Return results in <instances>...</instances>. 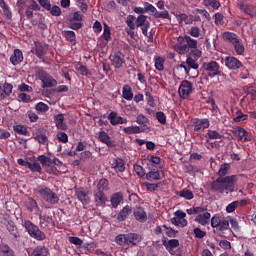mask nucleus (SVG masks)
I'll list each match as a JSON object with an SVG mask.
<instances>
[{
    "instance_id": "30",
    "label": "nucleus",
    "mask_w": 256,
    "mask_h": 256,
    "mask_svg": "<svg viewBox=\"0 0 256 256\" xmlns=\"http://www.w3.org/2000/svg\"><path fill=\"white\" fill-rule=\"evenodd\" d=\"M129 215H131V206L126 205L125 207H123V209L120 210V212L117 216V220L125 221V219H127L129 217Z\"/></svg>"
},
{
    "instance_id": "44",
    "label": "nucleus",
    "mask_w": 256,
    "mask_h": 256,
    "mask_svg": "<svg viewBox=\"0 0 256 256\" xmlns=\"http://www.w3.org/2000/svg\"><path fill=\"white\" fill-rule=\"evenodd\" d=\"M13 130L15 131V133H18V135H29V131L27 130V127H25L24 125L13 126Z\"/></svg>"
},
{
    "instance_id": "47",
    "label": "nucleus",
    "mask_w": 256,
    "mask_h": 256,
    "mask_svg": "<svg viewBox=\"0 0 256 256\" xmlns=\"http://www.w3.org/2000/svg\"><path fill=\"white\" fill-rule=\"evenodd\" d=\"M205 137H208V139H223V135L215 130H208Z\"/></svg>"
},
{
    "instance_id": "2",
    "label": "nucleus",
    "mask_w": 256,
    "mask_h": 256,
    "mask_svg": "<svg viewBox=\"0 0 256 256\" xmlns=\"http://www.w3.org/2000/svg\"><path fill=\"white\" fill-rule=\"evenodd\" d=\"M178 41H183V45H175L174 49L179 53V55H185L188 54V57H192L193 59H196L199 61L201 59V55H203V52L199 49H197V40L191 38V36H184L183 38H179Z\"/></svg>"
},
{
    "instance_id": "58",
    "label": "nucleus",
    "mask_w": 256,
    "mask_h": 256,
    "mask_svg": "<svg viewBox=\"0 0 256 256\" xmlns=\"http://www.w3.org/2000/svg\"><path fill=\"white\" fill-rule=\"evenodd\" d=\"M221 218L219 215H214L211 219H210V223H211V227H213L214 229H217L218 225L221 223Z\"/></svg>"
},
{
    "instance_id": "24",
    "label": "nucleus",
    "mask_w": 256,
    "mask_h": 256,
    "mask_svg": "<svg viewBox=\"0 0 256 256\" xmlns=\"http://www.w3.org/2000/svg\"><path fill=\"white\" fill-rule=\"evenodd\" d=\"M23 62V52L19 49H14L13 54L10 56V63L12 65H19V63Z\"/></svg>"
},
{
    "instance_id": "8",
    "label": "nucleus",
    "mask_w": 256,
    "mask_h": 256,
    "mask_svg": "<svg viewBox=\"0 0 256 256\" xmlns=\"http://www.w3.org/2000/svg\"><path fill=\"white\" fill-rule=\"evenodd\" d=\"M38 77L42 82L43 89H49L51 87H57V80H55L51 75L47 74L44 70H38Z\"/></svg>"
},
{
    "instance_id": "6",
    "label": "nucleus",
    "mask_w": 256,
    "mask_h": 256,
    "mask_svg": "<svg viewBox=\"0 0 256 256\" xmlns=\"http://www.w3.org/2000/svg\"><path fill=\"white\" fill-rule=\"evenodd\" d=\"M24 227L27 231V233L32 237L33 239H36V241H45L47 236L45 235V232L41 231L39 229V226L33 224V222L26 220L24 222Z\"/></svg>"
},
{
    "instance_id": "16",
    "label": "nucleus",
    "mask_w": 256,
    "mask_h": 256,
    "mask_svg": "<svg viewBox=\"0 0 256 256\" xmlns=\"http://www.w3.org/2000/svg\"><path fill=\"white\" fill-rule=\"evenodd\" d=\"M194 221L199 223V225H209L211 223V213L204 209L202 213H198Z\"/></svg>"
},
{
    "instance_id": "42",
    "label": "nucleus",
    "mask_w": 256,
    "mask_h": 256,
    "mask_svg": "<svg viewBox=\"0 0 256 256\" xmlns=\"http://www.w3.org/2000/svg\"><path fill=\"white\" fill-rule=\"evenodd\" d=\"M237 55H243V53H245V46L243 45V43H241V40L238 39L234 44H232Z\"/></svg>"
},
{
    "instance_id": "26",
    "label": "nucleus",
    "mask_w": 256,
    "mask_h": 256,
    "mask_svg": "<svg viewBox=\"0 0 256 256\" xmlns=\"http://www.w3.org/2000/svg\"><path fill=\"white\" fill-rule=\"evenodd\" d=\"M164 177L162 171H150L146 173V179L147 181L153 182V181H161V179Z\"/></svg>"
},
{
    "instance_id": "36",
    "label": "nucleus",
    "mask_w": 256,
    "mask_h": 256,
    "mask_svg": "<svg viewBox=\"0 0 256 256\" xmlns=\"http://www.w3.org/2000/svg\"><path fill=\"white\" fill-rule=\"evenodd\" d=\"M186 65L188 66L189 71H191V69H194V71L199 69V63H197V59L193 58V56H187Z\"/></svg>"
},
{
    "instance_id": "32",
    "label": "nucleus",
    "mask_w": 256,
    "mask_h": 256,
    "mask_svg": "<svg viewBox=\"0 0 256 256\" xmlns=\"http://www.w3.org/2000/svg\"><path fill=\"white\" fill-rule=\"evenodd\" d=\"M122 97L126 101H131L133 99V89L129 85H124L122 88Z\"/></svg>"
},
{
    "instance_id": "60",
    "label": "nucleus",
    "mask_w": 256,
    "mask_h": 256,
    "mask_svg": "<svg viewBox=\"0 0 256 256\" xmlns=\"http://www.w3.org/2000/svg\"><path fill=\"white\" fill-rule=\"evenodd\" d=\"M237 207H239V201H233L226 206V212L233 213Z\"/></svg>"
},
{
    "instance_id": "12",
    "label": "nucleus",
    "mask_w": 256,
    "mask_h": 256,
    "mask_svg": "<svg viewBox=\"0 0 256 256\" xmlns=\"http://www.w3.org/2000/svg\"><path fill=\"white\" fill-rule=\"evenodd\" d=\"M109 59L111 61V65H113L115 69H121L125 63V55H123L121 52H115L114 54L110 55Z\"/></svg>"
},
{
    "instance_id": "45",
    "label": "nucleus",
    "mask_w": 256,
    "mask_h": 256,
    "mask_svg": "<svg viewBox=\"0 0 256 256\" xmlns=\"http://www.w3.org/2000/svg\"><path fill=\"white\" fill-rule=\"evenodd\" d=\"M205 7H212L213 9H218L221 7L219 0H203Z\"/></svg>"
},
{
    "instance_id": "64",
    "label": "nucleus",
    "mask_w": 256,
    "mask_h": 256,
    "mask_svg": "<svg viewBox=\"0 0 256 256\" xmlns=\"http://www.w3.org/2000/svg\"><path fill=\"white\" fill-rule=\"evenodd\" d=\"M57 139L60 143H67L69 141V136L65 132H59L57 134Z\"/></svg>"
},
{
    "instance_id": "3",
    "label": "nucleus",
    "mask_w": 256,
    "mask_h": 256,
    "mask_svg": "<svg viewBox=\"0 0 256 256\" xmlns=\"http://www.w3.org/2000/svg\"><path fill=\"white\" fill-rule=\"evenodd\" d=\"M18 13L22 15L25 9V15L28 20L34 19V11H41V6L35 0H30L29 3H25L24 1H18Z\"/></svg>"
},
{
    "instance_id": "55",
    "label": "nucleus",
    "mask_w": 256,
    "mask_h": 256,
    "mask_svg": "<svg viewBox=\"0 0 256 256\" xmlns=\"http://www.w3.org/2000/svg\"><path fill=\"white\" fill-rule=\"evenodd\" d=\"M164 63L165 60L161 57H157L155 59V68L157 69V71H163V69H165Z\"/></svg>"
},
{
    "instance_id": "21",
    "label": "nucleus",
    "mask_w": 256,
    "mask_h": 256,
    "mask_svg": "<svg viewBox=\"0 0 256 256\" xmlns=\"http://www.w3.org/2000/svg\"><path fill=\"white\" fill-rule=\"evenodd\" d=\"M209 119H195L194 120V131H205V129H209Z\"/></svg>"
},
{
    "instance_id": "14",
    "label": "nucleus",
    "mask_w": 256,
    "mask_h": 256,
    "mask_svg": "<svg viewBox=\"0 0 256 256\" xmlns=\"http://www.w3.org/2000/svg\"><path fill=\"white\" fill-rule=\"evenodd\" d=\"M32 25H36L38 29L45 31L47 29V23H45V16L41 13H35V18L31 20Z\"/></svg>"
},
{
    "instance_id": "25",
    "label": "nucleus",
    "mask_w": 256,
    "mask_h": 256,
    "mask_svg": "<svg viewBox=\"0 0 256 256\" xmlns=\"http://www.w3.org/2000/svg\"><path fill=\"white\" fill-rule=\"evenodd\" d=\"M111 167L116 173H123L125 171V161L121 158H116L112 161Z\"/></svg>"
},
{
    "instance_id": "17",
    "label": "nucleus",
    "mask_w": 256,
    "mask_h": 256,
    "mask_svg": "<svg viewBox=\"0 0 256 256\" xmlns=\"http://www.w3.org/2000/svg\"><path fill=\"white\" fill-rule=\"evenodd\" d=\"M108 119L110 120L111 125L127 124V118L117 116V112H115V111L110 112V114L108 115Z\"/></svg>"
},
{
    "instance_id": "43",
    "label": "nucleus",
    "mask_w": 256,
    "mask_h": 256,
    "mask_svg": "<svg viewBox=\"0 0 256 256\" xmlns=\"http://www.w3.org/2000/svg\"><path fill=\"white\" fill-rule=\"evenodd\" d=\"M217 231L223 232L229 230V220L222 218L218 227H216Z\"/></svg>"
},
{
    "instance_id": "10",
    "label": "nucleus",
    "mask_w": 256,
    "mask_h": 256,
    "mask_svg": "<svg viewBox=\"0 0 256 256\" xmlns=\"http://www.w3.org/2000/svg\"><path fill=\"white\" fill-rule=\"evenodd\" d=\"M224 63L227 69H230V71H237L238 69H243V63L233 56H226L224 59Z\"/></svg>"
},
{
    "instance_id": "35",
    "label": "nucleus",
    "mask_w": 256,
    "mask_h": 256,
    "mask_svg": "<svg viewBox=\"0 0 256 256\" xmlns=\"http://www.w3.org/2000/svg\"><path fill=\"white\" fill-rule=\"evenodd\" d=\"M49 250L45 246H37L34 248L30 256H48Z\"/></svg>"
},
{
    "instance_id": "40",
    "label": "nucleus",
    "mask_w": 256,
    "mask_h": 256,
    "mask_svg": "<svg viewBox=\"0 0 256 256\" xmlns=\"http://www.w3.org/2000/svg\"><path fill=\"white\" fill-rule=\"evenodd\" d=\"M37 159L42 165H45L46 167H53V159H51L50 157L40 155Z\"/></svg>"
},
{
    "instance_id": "46",
    "label": "nucleus",
    "mask_w": 256,
    "mask_h": 256,
    "mask_svg": "<svg viewBox=\"0 0 256 256\" xmlns=\"http://www.w3.org/2000/svg\"><path fill=\"white\" fill-rule=\"evenodd\" d=\"M28 209L30 211H35V213H37V211H41V209H39V205L37 204V201H35V199L33 198L28 199Z\"/></svg>"
},
{
    "instance_id": "56",
    "label": "nucleus",
    "mask_w": 256,
    "mask_h": 256,
    "mask_svg": "<svg viewBox=\"0 0 256 256\" xmlns=\"http://www.w3.org/2000/svg\"><path fill=\"white\" fill-rule=\"evenodd\" d=\"M69 26H70V29H74V31H77L78 29H81V27H83V24L81 23V21L70 19Z\"/></svg>"
},
{
    "instance_id": "13",
    "label": "nucleus",
    "mask_w": 256,
    "mask_h": 256,
    "mask_svg": "<svg viewBox=\"0 0 256 256\" xmlns=\"http://www.w3.org/2000/svg\"><path fill=\"white\" fill-rule=\"evenodd\" d=\"M35 215L39 217V225L42 229H45V227H49V225H53V218L48 215H42L41 210H38L35 212Z\"/></svg>"
},
{
    "instance_id": "52",
    "label": "nucleus",
    "mask_w": 256,
    "mask_h": 256,
    "mask_svg": "<svg viewBox=\"0 0 256 256\" xmlns=\"http://www.w3.org/2000/svg\"><path fill=\"white\" fill-rule=\"evenodd\" d=\"M64 37L66 41H70V43H73L76 40L75 32L71 30L64 31Z\"/></svg>"
},
{
    "instance_id": "7",
    "label": "nucleus",
    "mask_w": 256,
    "mask_h": 256,
    "mask_svg": "<svg viewBox=\"0 0 256 256\" xmlns=\"http://www.w3.org/2000/svg\"><path fill=\"white\" fill-rule=\"evenodd\" d=\"M202 69L204 73L208 77H217V75H221V67L219 66V63L216 61H210V62H205L202 64Z\"/></svg>"
},
{
    "instance_id": "20",
    "label": "nucleus",
    "mask_w": 256,
    "mask_h": 256,
    "mask_svg": "<svg viewBox=\"0 0 256 256\" xmlns=\"http://www.w3.org/2000/svg\"><path fill=\"white\" fill-rule=\"evenodd\" d=\"M13 93V85L10 83H5L4 85L0 86V101L3 99H7Z\"/></svg>"
},
{
    "instance_id": "1",
    "label": "nucleus",
    "mask_w": 256,
    "mask_h": 256,
    "mask_svg": "<svg viewBox=\"0 0 256 256\" xmlns=\"http://www.w3.org/2000/svg\"><path fill=\"white\" fill-rule=\"evenodd\" d=\"M231 169V164L224 163L220 165L218 170V178L210 183V189L214 193H225L229 195V193H233L235 191V186L237 185V181H239V176L237 175H229V170Z\"/></svg>"
},
{
    "instance_id": "61",
    "label": "nucleus",
    "mask_w": 256,
    "mask_h": 256,
    "mask_svg": "<svg viewBox=\"0 0 256 256\" xmlns=\"http://www.w3.org/2000/svg\"><path fill=\"white\" fill-rule=\"evenodd\" d=\"M163 228L166 229V235L167 237H177V233L178 231H176L175 229L171 228V227H167V225H163Z\"/></svg>"
},
{
    "instance_id": "38",
    "label": "nucleus",
    "mask_w": 256,
    "mask_h": 256,
    "mask_svg": "<svg viewBox=\"0 0 256 256\" xmlns=\"http://www.w3.org/2000/svg\"><path fill=\"white\" fill-rule=\"evenodd\" d=\"M247 119H249V115L244 114L241 110H237L233 117L235 123H242V121H247Z\"/></svg>"
},
{
    "instance_id": "11",
    "label": "nucleus",
    "mask_w": 256,
    "mask_h": 256,
    "mask_svg": "<svg viewBox=\"0 0 256 256\" xmlns=\"http://www.w3.org/2000/svg\"><path fill=\"white\" fill-rule=\"evenodd\" d=\"M135 23H136V27H141L143 35H145V37H148V31H149V27H151V23L147 21V16L144 14H140L137 17Z\"/></svg>"
},
{
    "instance_id": "28",
    "label": "nucleus",
    "mask_w": 256,
    "mask_h": 256,
    "mask_svg": "<svg viewBox=\"0 0 256 256\" xmlns=\"http://www.w3.org/2000/svg\"><path fill=\"white\" fill-rule=\"evenodd\" d=\"M124 133L127 135H135L137 133H144L145 128L141 126H128L123 128Z\"/></svg>"
},
{
    "instance_id": "50",
    "label": "nucleus",
    "mask_w": 256,
    "mask_h": 256,
    "mask_svg": "<svg viewBox=\"0 0 256 256\" xmlns=\"http://www.w3.org/2000/svg\"><path fill=\"white\" fill-rule=\"evenodd\" d=\"M35 109L38 113H47L49 106L43 102H39L36 104Z\"/></svg>"
},
{
    "instance_id": "22",
    "label": "nucleus",
    "mask_w": 256,
    "mask_h": 256,
    "mask_svg": "<svg viewBox=\"0 0 256 256\" xmlns=\"http://www.w3.org/2000/svg\"><path fill=\"white\" fill-rule=\"evenodd\" d=\"M76 197L77 199L82 203V205H89V192L87 190L83 189H77L76 190Z\"/></svg>"
},
{
    "instance_id": "33",
    "label": "nucleus",
    "mask_w": 256,
    "mask_h": 256,
    "mask_svg": "<svg viewBox=\"0 0 256 256\" xmlns=\"http://www.w3.org/2000/svg\"><path fill=\"white\" fill-rule=\"evenodd\" d=\"M111 205L114 209H117V207H119V203H121V201H123V194L121 192H117L114 193L111 196Z\"/></svg>"
},
{
    "instance_id": "59",
    "label": "nucleus",
    "mask_w": 256,
    "mask_h": 256,
    "mask_svg": "<svg viewBox=\"0 0 256 256\" xmlns=\"http://www.w3.org/2000/svg\"><path fill=\"white\" fill-rule=\"evenodd\" d=\"M144 7L146 10V13H152V15L155 17V15L157 14V8H155V6H153L152 4H149V2H145L144 3Z\"/></svg>"
},
{
    "instance_id": "29",
    "label": "nucleus",
    "mask_w": 256,
    "mask_h": 256,
    "mask_svg": "<svg viewBox=\"0 0 256 256\" xmlns=\"http://www.w3.org/2000/svg\"><path fill=\"white\" fill-rule=\"evenodd\" d=\"M177 19L179 23H185V25H191V23L195 21V16L182 13L177 16Z\"/></svg>"
},
{
    "instance_id": "53",
    "label": "nucleus",
    "mask_w": 256,
    "mask_h": 256,
    "mask_svg": "<svg viewBox=\"0 0 256 256\" xmlns=\"http://www.w3.org/2000/svg\"><path fill=\"white\" fill-rule=\"evenodd\" d=\"M203 211H205L203 207H192L187 209L186 213H188V215H199V213H203Z\"/></svg>"
},
{
    "instance_id": "63",
    "label": "nucleus",
    "mask_w": 256,
    "mask_h": 256,
    "mask_svg": "<svg viewBox=\"0 0 256 256\" xmlns=\"http://www.w3.org/2000/svg\"><path fill=\"white\" fill-rule=\"evenodd\" d=\"M126 25L129 27V29L133 30L135 29V16L129 15L126 19Z\"/></svg>"
},
{
    "instance_id": "62",
    "label": "nucleus",
    "mask_w": 256,
    "mask_h": 256,
    "mask_svg": "<svg viewBox=\"0 0 256 256\" xmlns=\"http://www.w3.org/2000/svg\"><path fill=\"white\" fill-rule=\"evenodd\" d=\"M154 17H155L156 19H169V11L164 10V11H162V12H159V11L157 10L156 14H154Z\"/></svg>"
},
{
    "instance_id": "19",
    "label": "nucleus",
    "mask_w": 256,
    "mask_h": 256,
    "mask_svg": "<svg viewBox=\"0 0 256 256\" xmlns=\"http://www.w3.org/2000/svg\"><path fill=\"white\" fill-rule=\"evenodd\" d=\"M0 7L2 9V13L7 21H13V11H11V7L5 0H0Z\"/></svg>"
},
{
    "instance_id": "15",
    "label": "nucleus",
    "mask_w": 256,
    "mask_h": 256,
    "mask_svg": "<svg viewBox=\"0 0 256 256\" xmlns=\"http://www.w3.org/2000/svg\"><path fill=\"white\" fill-rule=\"evenodd\" d=\"M49 46L45 44V42H35V55L38 56L39 59H43L45 55H47V51Z\"/></svg>"
},
{
    "instance_id": "51",
    "label": "nucleus",
    "mask_w": 256,
    "mask_h": 256,
    "mask_svg": "<svg viewBox=\"0 0 256 256\" xmlns=\"http://www.w3.org/2000/svg\"><path fill=\"white\" fill-rule=\"evenodd\" d=\"M48 11L50 12V15H52V17H61V7L57 5L50 6V9Z\"/></svg>"
},
{
    "instance_id": "41",
    "label": "nucleus",
    "mask_w": 256,
    "mask_h": 256,
    "mask_svg": "<svg viewBox=\"0 0 256 256\" xmlns=\"http://www.w3.org/2000/svg\"><path fill=\"white\" fill-rule=\"evenodd\" d=\"M240 9L244 11L246 15H249V17H256V8L255 7H249L247 5L240 6Z\"/></svg>"
},
{
    "instance_id": "54",
    "label": "nucleus",
    "mask_w": 256,
    "mask_h": 256,
    "mask_svg": "<svg viewBox=\"0 0 256 256\" xmlns=\"http://www.w3.org/2000/svg\"><path fill=\"white\" fill-rule=\"evenodd\" d=\"M109 187V181L105 178L101 179L97 185V191H105Z\"/></svg>"
},
{
    "instance_id": "27",
    "label": "nucleus",
    "mask_w": 256,
    "mask_h": 256,
    "mask_svg": "<svg viewBox=\"0 0 256 256\" xmlns=\"http://www.w3.org/2000/svg\"><path fill=\"white\" fill-rule=\"evenodd\" d=\"M235 137L238 141H251V138L248 136L247 130H245V128H237L235 130Z\"/></svg>"
},
{
    "instance_id": "4",
    "label": "nucleus",
    "mask_w": 256,
    "mask_h": 256,
    "mask_svg": "<svg viewBox=\"0 0 256 256\" xmlns=\"http://www.w3.org/2000/svg\"><path fill=\"white\" fill-rule=\"evenodd\" d=\"M36 191L38 195H40L41 199L45 201V203H49V205H57V203H59L57 193L51 190V188L47 186H38Z\"/></svg>"
},
{
    "instance_id": "23",
    "label": "nucleus",
    "mask_w": 256,
    "mask_h": 256,
    "mask_svg": "<svg viewBox=\"0 0 256 256\" xmlns=\"http://www.w3.org/2000/svg\"><path fill=\"white\" fill-rule=\"evenodd\" d=\"M54 123L57 129L61 131H67V123H65V116L63 114H58L54 116Z\"/></svg>"
},
{
    "instance_id": "49",
    "label": "nucleus",
    "mask_w": 256,
    "mask_h": 256,
    "mask_svg": "<svg viewBox=\"0 0 256 256\" xmlns=\"http://www.w3.org/2000/svg\"><path fill=\"white\" fill-rule=\"evenodd\" d=\"M28 169L36 173H41L42 171L41 164L37 161H34L33 163L29 162Z\"/></svg>"
},
{
    "instance_id": "37",
    "label": "nucleus",
    "mask_w": 256,
    "mask_h": 256,
    "mask_svg": "<svg viewBox=\"0 0 256 256\" xmlns=\"http://www.w3.org/2000/svg\"><path fill=\"white\" fill-rule=\"evenodd\" d=\"M94 197L96 203H99L100 205H105V203H107V196H105L103 190H97Z\"/></svg>"
},
{
    "instance_id": "34",
    "label": "nucleus",
    "mask_w": 256,
    "mask_h": 256,
    "mask_svg": "<svg viewBox=\"0 0 256 256\" xmlns=\"http://www.w3.org/2000/svg\"><path fill=\"white\" fill-rule=\"evenodd\" d=\"M176 195H178V197H182V199H186V201H191V199L195 197L193 192L187 188H184L183 190L176 192Z\"/></svg>"
},
{
    "instance_id": "57",
    "label": "nucleus",
    "mask_w": 256,
    "mask_h": 256,
    "mask_svg": "<svg viewBox=\"0 0 256 256\" xmlns=\"http://www.w3.org/2000/svg\"><path fill=\"white\" fill-rule=\"evenodd\" d=\"M188 34L191 35V37H199V35H201V28H199V26H192Z\"/></svg>"
},
{
    "instance_id": "31",
    "label": "nucleus",
    "mask_w": 256,
    "mask_h": 256,
    "mask_svg": "<svg viewBox=\"0 0 256 256\" xmlns=\"http://www.w3.org/2000/svg\"><path fill=\"white\" fill-rule=\"evenodd\" d=\"M99 140L101 141V143H105L107 147H113V141H111V137L109 136V134H107V132L103 130L99 132Z\"/></svg>"
},
{
    "instance_id": "18",
    "label": "nucleus",
    "mask_w": 256,
    "mask_h": 256,
    "mask_svg": "<svg viewBox=\"0 0 256 256\" xmlns=\"http://www.w3.org/2000/svg\"><path fill=\"white\" fill-rule=\"evenodd\" d=\"M133 215L136 221H139L140 223H145V221H147V212H145V209L141 206L134 208Z\"/></svg>"
},
{
    "instance_id": "5",
    "label": "nucleus",
    "mask_w": 256,
    "mask_h": 256,
    "mask_svg": "<svg viewBox=\"0 0 256 256\" xmlns=\"http://www.w3.org/2000/svg\"><path fill=\"white\" fill-rule=\"evenodd\" d=\"M141 236L135 233H129V234H119L115 238V242L117 245H121L122 247L128 246H134L137 245V243H140Z\"/></svg>"
},
{
    "instance_id": "9",
    "label": "nucleus",
    "mask_w": 256,
    "mask_h": 256,
    "mask_svg": "<svg viewBox=\"0 0 256 256\" xmlns=\"http://www.w3.org/2000/svg\"><path fill=\"white\" fill-rule=\"evenodd\" d=\"M178 93L181 99H187L193 93V83L189 80H183L178 88Z\"/></svg>"
},
{
    "instance_id": "48",
    "label": "nucleus",
    "mask_w": 256,
    "mask_h": 256,
    "mask_svg": "<svg viewBox=\"0 0 256 256\" xmlns=\"http://www.w3.org/2000/svg\"><path fill=\"white\" fill-rule=\"evenodd\" d=\"M136 123H138V125H142L143 129H145V127H147V123H149V118H146L143 114H139L136 118Z\"/></svg>"
},
{
    "instance_id": "39",
    "label": "nucleus",
    "mask_w": 256,
    "mask_h": 256,
    "mask_svg": "<svg viewBox=\"0 0 256 256\" xmlns=\"http://www.w3.org/2000/svg\"><path fill=\"white\" fill-rule=\"evenodd\" d=\"M223 39L224 41H228L229 43H232V45H234V43L239 39V36H237V34L233 32H224Z\"/></svg>"
}]
</instances>
